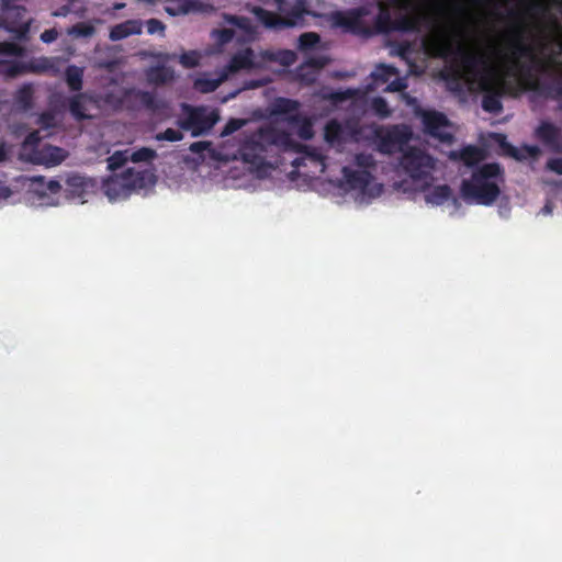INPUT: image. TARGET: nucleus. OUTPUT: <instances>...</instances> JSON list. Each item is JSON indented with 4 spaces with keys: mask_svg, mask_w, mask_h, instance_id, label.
Instances as JSON below:
<instances>
[{
    "mask_svg": "<svg viewBox=\"0 0 562 562\" xmlns=\"http://www.w3.org/2000/svg\"><path fill=\"white\" fill-rule=\"evenodd\" d=\"M524 25H514L505 37V49L497 50L496 56L506 74L529 79L533 69L547 72L550 63L540 57L539 49L533 43L524 41Z\"/></svg>",
    "mask_w": 562,
    "mask_h": 562,
    "instance_id": "nucleus-1",
    "label": "nucleus"
},
{
    "mask_svg": "<svg viewBox=\"0 0 562 562\" xmlns=\"http://www.w3.org/2000/svg\"><path fill=\"white\" fill-rule=\"evenodd\" d=\"M456 56L460 57L465 74L476 81L482 91V108L488 113L498 114L503 110L502 95L505 89L503 79L496 77L495 68L481 54L468 52L462 46L457 47Z\"/></svg>",
    "mask_w": 562,
    "mask_h": 562,
    "instance_id": "nucleus-2",
    "label": "nucleus"
},
{
    "mask_svg": "<svg viewBox=\"0 0 562 562\" xmlns=\"http://www.w3.org/2000/svg\"><path fill=\"white\" fill-rule=\"evenodd\" d=\"M412 132L406 125L391 126L380 138V147L384 153H391L395 147L403 151L400 165L403 170L415 181L432 179L431 171L435 168V159L425 150L408 146Z\"/></svg>",
    "mask_w": 562,
    "mask_h": 562,
    "instance_id": "nucleus-3",
    "label": "nucleus"
},
{
    "mask_svg": "<svg viewBox=\"0 0 562 562\" xmlns=\"http://www.w3.org/2000/svg\"><path fill=\"white\" fill-rule=\"evenodd\" d=\"M423 24H427L430 27V32L422 41L423 48L428 56L448 59L457 53V48L447 30L442 25L435 24L428 15L420 11L412 14H401L395 18L392 32H418Z\"/></svg>",
    "mask_w": 562,
    "mask_h": 562,
    "instance_id": "nucleus-4",
    "label": "nucleus"
},
{
    "mask_svg": "<svg viewBox=\"0 0 562 562\" xmlns=\"http://www.w3.org/2000/svg\"><path fill=\"white\" fill-rule=\"evenodd\" d=\"M502 178L503 169L498 164H484L473 170L470 179L462 181L461 196L469 203L492 205L501 194L497 180Z\"/></svg>",
    "mask_w": 562,
    "mask_h": 562,
    "instance_id": "nucleus-5",
    "label": "nucleus"
},
{
    "mask_svg": "<svg viewBox=\"0 0 562 562\" xmlns=\"http://www.w3.org/2000/svg\"><path fill=\"white\" fill-rule=\"evenodd\" d=\"M279 13L268 11L261 7H254L251 12L257 20L268 29L284 30L303 25L304 16L311 14L308 0H276Z\"/></svg>",
    "mask_w": 562,
    "mask_h": 562,
    "instance_id": "nucleus-6",
    "label": "nucleus"
},
{
    "mask_svg": "<svg viewBox=\"0 0 562 562\" xmlns=\"http://www.w3.org/2000/svg\"><path fill=\"white\" fill-rule=\"evenodd\" d=\"M375 4H363L345 11H335L330 14V23L334 27L341 29L345 33L370 37L373 35L367 16L375 13Z\"/></svg>",
    "mask_w": 562,
    "mask_h": 562,
    "instance_id": "nucleus-7",
    "label": "nucleus"
},
{
    "mask_svg": "<svg viewBox=\"0 0 562 562\" xmlns=\"http://www.w3.org/2000/svg\"><path fill=\"white\" fill-rule=\"evenodd\" d=\"M182 109L186 112V116L178 119L176 124L182 131L190 132L192 137L207 134L218 121L215 112H209L203 106L183 104Z\"/></svg>",
    "mask_w": 562,
    "mask_h": 562,
    "instance_id": "nucleus-8",
    "label": "nucleus"
},
{
    "mask_svg": "<svg viewBox=\"0 0 562 562\" xmlns=\"http://www.w3.org/2000/svg\"><path fill=\"white\" fill-rule=\"evenodd\" d=\"M123 99V110L127 111L146 109L156 113L167 108L166 101L158 99L155 93L135 88L124 89Z\"/></svg>",
    "mask_w": 562,
    "mask_h": 562,
    "instance_id": "nucleus-9",
    "label": "nucleus"
},
{
    "mask_svg": "<svg viewBox=\"0 0 562 562\" xmlns=\"http://www.w3.org/2000/svg\"><path fill=\"white\" fill-rule=\"evenodd\" d=\"M422 123L426 134L441 142H451L453 136L447 132L446 128L449 126L448 117L435 110H424L420 112Z\"/></svg>",
    "mask_w": 562,
    "mask_h": 562,
    "instance_id": "nucleus-10",
    "label": "nucleus"
},
{
    "mask_svg": "<svg viewBox=\"0 0 562 562\" xmlns=\"http://www.w3.org/2000/svg\"><path fill=\"white\" fill-rule=\"evenodd\" d=\"M260 138V135H251L243 142L239 148L243 161L256 168H260L265 164L266 147Z\"/></svg>",
    "mask_w": 562,
    "mask_h": 562,
    "instance_id": "nucleus-11",
    "label": "nucleus"
},
{
    "mask_svg": "<svg viewBox=\"0 0 562 562\" xmlns=\"http://www.w3.org/2000/svg\"><path fill=\"white\" fill-rule=\"evenodd\" d=\"M367 4L376 5L375 13L372 15V24H370L373 35L391 33L394 19L391 14L390 4L379 0L368 2Z\"/></svg>",
    "mask_w": 562,
    "mask_h": 562,
    "instance_id": "nucleus-12",
    "label": "nucleus"
},
{
    "mask_svg": "<svg viewBox=\"0 0 562 562\" xmlns=\"http://www.w3.org/2000/svg\"><path fill=\"white\" fill-rule=\"evenodd\" d=\"M536 137L551 151L562 153V132L550 122H542L536 130Z\"/></svg>",
    "mask_w": 562,
    "mask_h": 562,
    "instance_id": "nucleus-13",
    "label": "nucleus"
},
{
    "mask_svg": "<svg viewBox=\"0 0 562 562\" xmlns=\"http://www.w3.org/2000/svg\"><path fill=\"white\" fill-rule=\"evenodd\" d=\"M102 191L110 201L125 199L131 194V189L125 181L124 173L109 177L102 182Z\"/></svg>",
    "mask_w": 562,
    "mask_h": 562,
    "instance_id": "nucleus-14",
    "label": "nucleus"
},
{
    "mask_svg": "<svg viewBox=\"0 0 562 562\" xmlns=\"http://www.w3.org/2000/svg\"><path fill=\"white\" fill-rule=\"evenodd\" d=\"M59 61L60 59L58 57L42 56L32 58L29 61H25L26 71L27 74H50L53 76H57L60 72Z\"/></svg>",
    "mask_w": 562,
    "mask_h": 562,
    "instance_id": "nucleus-15",
    "label": "nucleus"
},
{
    "mask_svg": "<svg viewBox=\"0 0 562 562\" xmlns=\"http://www.w3.org/2000/svg\"><path fill=\"white\" fill-rule=\"evenodd\" d=\"M342 176L347 186L352 190H359L366 193L367 188L373 180V176L368 170H353L349 167L342 168Z\"/></svg>",
    "mask_w": 562,
    "mask_h": 562,
    "instance_id": "nucleus-16",
    "label": "nucleus"
},
{
    "mask_svg": "<svg viewBox=\"0 0 562 562\" xmlns=\"http://www.w3.org/2000/svg\"><path fill=\"white\" fill-rule=\"evenodd\" d=\"M255 53L250 47H247L234 54L228 64L223 68V71L229 75L235 74L243 69H251L255 67Z\"/></svg>",
    "mask_w": 562,
    "mask_h": 562,
    "instance_id": "nucleus-17",
    "label": "nucleus"
},
{
    "mask_svg": "<svg viewBox=\"0 0 562 562\" xmlns=\"http://www.w3.org/2000/svg\"><path fill=\"white\" fill-rule=\"evenodd\" d=\"M92 99L88 97L85 92H77L70 98H68V110L71 114V116L77 122H82L85 120L91 119L89 114H87V102L91 101Z\"/></svg>",
    "mask_w": 562,
    "mask_h": 562,
    "instance_id": "nucleus-18",
    "label": "nucleus"
},
{
    "mask_svg": "<svg viewBox=\"0 0 562 562\" xmlns=\"http://www.w3.org/2000/svg\"><path fill=\"white\" fill-rule=\"evenodd\" d=\"M66 187L72 198L83 199L88 194L89 189L93 188V182L86 177L72 175L67 178Z\"/></svg>",
    "mask_w": 562,
    "mask_h": 562,
    "instance_id": "nucleus-19",
    "label": "nucleus"
},
{
    "mask_svg": "<svg viewBox=\"0 0 562 562\" xmlns=\"http://www.w3.org/2000/svg\"><path fill=\"white\" fill-rule=\"evenodd\" d=\"M450 200L456 205L458 204V199L452 195V190L448 184L435 186L425 194V201L437 206Z\"/></svg>",
    "mask_w": 562,
    "mask_h": 562,
    "instance_id": "nucleus-20",
    "label": "nucleus"
},
{
    "mask_svg": "<svg viewBox=\"0 0 562 562\" xmlns=\"http://www.w3.org/2000/svg\"><path fill=\"white\" fill-rule=\"evenodd\" d=\"M450 157L463 161L468 167H473L484 159V153L481 148L469 145L458 151H452Z\"/></svg>",
    "mask_w": 562,
    "mask_h": 562,
    "instance_id": "nucleus-21",
    "label": "nucleus"
},
{
    "mask_svg": "<svg viewBox=\"0 0 562 562\" xmlns=\"http://www.w3.org/2000/svg\"><path fill=\"white\" fill-rule=\"evenodd\" d=\"M284 121L296 128V134L300 138L308 140L314 136L312 121L303 114H294L285 117Z\"/></svg>",
    "mask_w": 562,
    "mask_h": 562,
    "instance_id": "nucleus-22",
    "label": "nucleus"
},
{
    "mask_svg": "<svg viewBox=\"0 0 562 562\" xmlns=\"http://www.w3.org/2000/svg\"><path fill=\"white\" fill-rule=\"evenodd\" d=\"M142 23L136 20H127L120 24L114 25L110 31V38L112 41H120L128 37L130 35L140 34Z\"/></svg>",
    "mask_w": 562,
    "mask_h": 562,
    "instance_id": "nucleus-23",
    "label": "nucleus"
},
{
    "mask_svg": "<svg viewBox=\"0 0 562 562\" xmlns=\"http://www.w3.org/2000/svg\"><path fill=\"white\" fill-rule=\"evenodd\" d=\"M300 106L301 103L296 100L278 98L272 104V114L283 116L284 120L285 117H290L294 114H301L299 112Z\"/></svg>",
    "mask_w": 562,
    "mask_h": 562,
    "instance_id": "nucleus-24",
    "label": "nucleus"
},
{
    "mask_svg": "<svg viewBox=\"0 0 562 562\" xmlns=\"http://www.w3.org/2000/svg\"><path fill=\"white\" fill-rule=\"evenodd\" d=\"M34 101V87L33 83H24L22 85L16 92L14 93V103L15 105L23 110L29 111L33 108Z\"/></svg>",
    "mask_w": 562,
    "mask_h": 562,
    "instance_id": "nucleus-25",
    "label": "nucleus"
},
{
    "mask_svg": "<svg viewBox=\"0 0 562 562\" xmlns=\"http://www.w3.org/2000/svg\"><path fill=\"white\" fill-rule=\"evenodd\" d=\"M85 69L76 65H69L65 70V80L70 91L80 92L83 87Z\"/></svg>",
    "mask_w": 562,
    "mask_h": 562,
    "instance_id": "nucleus-26",
    "label": "nucleus"
},
{
    "mask_svg": "<svg viewBox=\"0 0 562 562\" xmlns=\"http://www.w3.org/2000/svg\"><path fill=\"white\" fill-rule=\"evenodd\" d=\"M123 173L131 192L136 189H143L146 186L147 180L153 177V175L146 170L136 171L132 168L124 170Z\"/></svg>",
    "mask_w": 562,
    "mask_h": 562,
    "instance_id": "nucleus-27",
    "label": "nucleus"
},
{
    "mask_svg": "<svg viewBox=\"0 0 562 562\" xmlns=\"http://www.w3.org/2000/svg\"><path fill=\"white\" fill-rule=\"evenodd\" d=\"M173 78V70L165 66L153 67L147 71V80L153 85H165L172 81Z\"/></svg>",
    "mask_w": 562,
    "mask_h": 562,
    "instance_id": "nucleus-28",
    "label": "nucleus"
},
{
    "mask_svg": "<svg viewBox=\"0 0 562 562\" xmlns=\"http://www.w3.org/2000/svg\"><path fill=\"white\" fill-rule=\"evenodd\" d=\"M66 157V151L57 146L48 145L41 150V158L47 166H57L61 164Z\"/></svg>",
    "mask_w": 562,
    "mask_h": 562,
    "instance_id": "nucleus-29",
    "label": "nucleus"
},
{
    "mask_svg": "<svg viewBox=\"0 0 562 562\" xmlns=\"http://www.w3.org/2000/svg\"><path fill=\"white\" fill-rule=\"evenodd\" d=\"M23 74H27L25 61L0 60V75L4 78L12 79Z\"/></svg>",
    "mask_w": 562,
    "mask_h": 562,
    "instance_id": "nucleus-30",
    "label": "nucleus"
},
{
    "mask_svg": "<svg viewBox=\"0 0 562 562\" xmlns=\"http://www.w3.org/2000/svg\"><path fill=\"white\" fill-rule=\"evenodd\" d=\"M227 79V74L222 70L217 78H198L194 81V88L202 93H210L215 91Z\"/></svg>",
    "mask_w": 562,
    "mask_h": 562,
    "instance_id": "nucleus-31",
    "label": "nucleus"
},
{
    "mask_svg": "<svg viewBox=\"0 0 562 562\" xmlns=\"http://www.w3.org/2000/svg\"><path fill=\"white\" fill-rule=\"evenodd\" d=\"M398 71L390 65H378L372 71L371 77L376 85L387 83L392 77L397 76Z\"/></svg>",
    "mask_w": 562,
    "mask_h": 562,
    "instance_id": "nucleus-32",
    "label": "nucleus"
},
{
    "mask_svg": "<svg viewBox=\"0 0 562 562\" xmlns=\"http://www.w3.org/2000/svg\"><path fill=\"white\" fill-rule=\"evenodd\" d=\"M442 77L446 80L447 87L450 91H463L462 74L459 69L450 68L446 72H443Z\"/></svg>",
    "mask_w": 562,
    "mask_h": 562,
    "instance_id": "nucleus-33",
    "label": "nucleus"
},
{
    "mask_svg": "<svg viewBox=\"0 0 562 562\" xmlns=\"http://www.w3.org/2000/svg\"><path fill=\"white\" fill-rule=\"evenodd\" d=\"M321 42V36L315 32H306L299 36L297 48L302 53L314 49Z\"/></svg>",
    "mask_w": 562,
    "mask_h": 562,
    "instance_id": "nucleus-34",
    "label": "nucleus"
},
{
    "mask_svg": "<svg viewBox=\"0 0 562 562\" xmlns=\"http://www.w3.org/2000/svg\"><path fill=\"white\" fill-rule=\"evenodd\" d=\"M123 90L109 91L102 97V102L114 111L123 110Z\"/></svg>",
    "mask_w": 562,
    "mask_h": 562,
    "instance_id": "nucleus-35",
    "label": "nucleus"
},
{
    "mask_svg": "<svg viewBox=\"0 0 562 562\" xmlns=\"http://www.w3.org/2000/svg\"><path fill=\"white\" fill-rule=\"evenodd\" d=\"M370 108L380 119H386L391 115V110L386 100L382 97H375L371 100Z\"/></svg>",
    "mask_w": 562,
    "mask_h": 562,
    "instance_id": "nucleus-36",
    "label": "nucleus"
},
{
    "mask_svg": "<svg viewBox=\"0 0 562 562\" xmlns=\"http://www.w3.org/2000/svg\"><path fill=\"white\" fill-rule=\"evenodd\" d=\"M157 153L156 150L148 148V147H142L135 151L132 153L130 156V159L133 162H144V161H150L154 158H156Z\"/></svg>",
    "mask_w": 562,
    "mask_h": 562,
    "instance_id": "nucleus-37",
    "label": "nucleus"
},
{
    "mask_svg": "<svg viewBox=\"0 0 562 562\" xmlns=\"http://www.w3.org/2000/svg\"><path fill=\"white\" fill-rule=\"evenodd\" d=\"M200 58H201V55L199 52L189 50V52H184L180 55L179 61L184 68L191 69V68L199 66Z\"/></svg>",
    "mask_w": 562,
    "mask_h": 562,
    "instance_id": "nucleus-38",
    "label": "nucleus"
},
{
    "mask_svg": "<svg viewBox=\"0 0 562 562\" xmlns=\"http://www.w3.org/2000/svg\"><path fill=\"white\" fill-rule=\"evenodd\" d=\"M195 8V2L192 0H184L176 7H166V12L171 15L188 14Z\"/></svg>",
    "mask_w": 562,
    "mask_h": 562,
    "instance_id": "nucleus-39",
    "label": "nucleus"
},
{
    "mask_svg": "<svg viewBox=\"0 0 562 562\" xmlns=\"http://www.w3.org/2000/svg\"><path fill=\"white\" fill-rule=\"evenodd\" d=\"M155 139L158 142H179L183 139V134L178 130L167 128L164 132L157 133Z\"/></svg>",
    "mask_w": 562,
    "mask_h": 562,
    "instance_id": "nucleus-40",
    "label": "nucleus"
},
{
    "mask_svg": "<svg viewBox=\"0 0 562 562\" xmlns=\"http://www.w3.org/2000/svg\"><path fill=\"white\" fill-rule=\"evenodd\" d=\"M128 160L126 151H115L108 159V167L110 170L114 171L116 169L122 168L125 162Z\"/></svg>",
    "mask_w": 562,
    "mask_h": 562,
    "instance_id": "nucleus-41",
    "label": "nucleus"
},
{
    "mask_svg": "<svg viewBox=\"0 0 562 562\" xmlns=\"http://www.w3.org/2000/svg\"><path fill=\"white\" fill-rule=\"evenodd\" d=\"M356 95V90L346 89L330 92L326 98L333 103L337 104L347 100L352 99Z\"/></svg>",
    "mask_w": 562,
    "mask_h": 562,
    "instance_id": "nucleus-42",
    "label": "nucleus"
},
{
    "mask_svg": "<svg viewBox=\"0 0 562 562\" xmlns=\"http://www.w3.org/2000/svg\"><path fill=\"white\" fill-rule=\"evenodd\" d=\"M341 132V125L337 121H329L325 126V137L329 142L338 139Z\"/></svg>",
    "mask_w": 562,
    "mask_h": 562,
    "instance_id": "nucleus-43",
    "label": "nucleus"
},
{
    "mask_svg": "<svg viewBox=\"0 0 562 562\" xmlns=\"http://www.w3.org/2000/svg\"><path fill=\"white\" fill-rule=\"evenodd\" d=\"M94 33V27L87 23H77L70 30V34L78 37H89Z\"/></svg>",
    "mask_w": 562,
    "mask_h": 562,
    "instance_id": "nucleus-44",
    "label": "nucleus"
},
{
    "mask_svg": "<svg viewBox=\"0 0 562 562\" xmlns=\"http://www.w3.org/2000/svg\"><path fill=\"white\" fill-rule=\"evenodd\" d=\"M37 123L43 128H53L56 126V116L54 113L45 111L40 114Z\"/></svg>",
    "mask_w": 562,
    "mask_h": 562,
    "instance_id": "nucleus-45",
    "label": "nucleus"
},
{
    "mask_svg": "<svg viewBox=\"0 0 562 562\" xmlns=\"http://www.w3.org/2000/svg\"><path fill=\"white\" fill-rule=\"evenodd\" d=\"M245 124L244 120L240 119H231L224 126L222 131L223 136L231 135L243 127Z\"/></svg>",
    "mask_w": 562,
    "mask_h": 562,
    "instance_id": "nucleus-46",
    "label": "nucleus"
},
{
    "mask_svg": "<svg viewBox=\"0 0 562 562\" xmlns=\"http://www.w3.org/2000/svg\"><path fill=\"white\" fill-rule=\"evenodd\" d=\"M406 87H407V83L405 82V80L403 78L396 77L395 79L390 80L387 82V86L384 89V91L401 92V91L405 90Z\"/></svg>",
    "mask_w": 562,
    "mask_h": 562,
    "instance_id": "nucleus-47",
    "label": "nucleus"
},
{
    "mask_svg": "<svg viewBox=\"0 0 562 562\" xmlns=\"http://www.w3.org/2000/svg\"><path fill=\"white\" fill-rule=\"evenodd\" d=\"M296 59V55L294 52L292 50H289V49H284V50H280L279 52V58L278 60L284 65V66H290L292 65Z\"/></svg>",
    "mask_w": 562,
    "mask_h": 562,
    "instance_id": "nucleus-48",
    "label": "nucleus"
},
{
    "mask_svg": "<svg viewBox=\"0 0 562 562\" xmlns=\"http://www.w3.org/2000/svg\"><path fill=\"white\" fill-rule=\"evenodd\" d=\"M146 25H147V32L149 34H155V33H158V32H164L165 31V24L157 20V19H149L147 22H146Z\"/></svg>",
    "mask_w": 562,
    "mask_h": 562,
    "instance_id": "nucleus-49",
    "label": "nucleus"
},
{
    "mask_svg": "<svg viewBox=\"0 0 562 562\" xmlns=\"http://www.w3.org/2000/svg\"><path fill=\"white\" fill-rule=\"evenodd\" d=\"M210 145H211L210 142H204V140L194 142L190 145L189 149H190V151H192L194 154H200V153H203L205 149H207L210 147Z\"/></svg>",
    "mask_w": 562,
    "mask_h": 562,
    "instance_id": "nucleus-50",
    "label": "nucleus"
},
{
    "mask_svg": "<svg viewBox=\"0 0 562 562\" xmlns=\"http://www.w3.org/2000/svg\"><path fill=\"white\" fill-rule=\"evenodd\" d=\"M547 166L558 175H562V157L549 159Z\"/></svg>",
    "mask_w": 562,
    "mask_h": 562,
    "instance_id": "nucleus-51",
    "label": "nucleus"
},
{
    "mask_svg": "<svg viewBox=\"0 0 562 562\" xmlns=\"http://www.w3.org/2000/svg\"><path fill=\"white\" fill-rule=\"evenodd\" d=\"M58 36V32L55 29L45 30L41 34V41L44 43H52L54 42Z\"/></svg>",
    "mask_w": 562,
    "mask_h": 562,
    "instance_id": "nucleus-52",
    "label": "nucleus"
},
{
    "mask_svg": "<svg viewBox=\"0 0 562 562\" xmlns=\"http://www.w3.org/2000/svg\"><path fill=\"white\" fill-rule=\"evenodd\" d=\"M548 88L554 92V97H562V78L557 79L552 86L542 87V89Z\"/></svg>",
    "mask_w": 562,
    "mask_h": 562,
    "instance_id": "nucleus-53",
    "label": "nucleus"
},
{
    "mask_svg": "<svg viewBox=\"0 0 562 562\" xmlns=\"http://www.w3.org/2000/svg\"><path fill=\"white\" fill-rule=\"evenodd\" d=\"M356 162L360 167H368V166L372 165V158L370 156L360 154V155H357Z\"/></svg>",
    "mask_w": 562,
    "mask_h": 562,
    "instance_id": "nucleus-54",
    "label": "nucleus"
},
{
    "mask_svg": "<svg viewBox=\"0 0 562 562\" xmlns=\"http://www.w3.org/2000/svg\"><path fill=\"white\" fill-rule=\"evenodd\" d=\"M234 32L229 29H223L220 31V41L227 43L233 38Z\"/></svg>",
    "mask_w": 562,
    "mask_h": 562,
    "instance_id": "nucleus-55",
    "label": "nucleus"
},
{
    "mask_svg": "<svg viewBox=\"0 0 562 562\" xmlns=\"http://www.w3.org/2000/svg\"><path fill=\"white\" fill-rule=\"evenodd\" d=\"M40 139L41 138L38 136V132H32L25 137L24 144L33 146L36 145L40 142Z\"/></svg>",
    "mask_w": 562,
    "mask_h": 562,
    "instance_id": "nucleus-56",
    "label": "nucleus"
},
{
    "mask_svg": "<svg viewBox=\"0 0 562 562\" xmlns=\"http://www.w3.org/2000/svg\"><path fill=\"white\" fill-rule=\"evenodd\" d=\"M499 137H502V139H503V140H502V143H501V145H502L503 147L507 148V149H508V151H509V154H510L513 157H515V158H517V159H520V157L518 156V150H517L515 147H513L512 145H509L508 143H506V142H505V136H504V135H499Z\"/></svg>",
    "mask_w": 562,
    "mask_h": 562,
    "instance_id": "nucleus-57",
    "label": "nucleus"
},
{
    "mask_svg": "<svg viewBox=\"0 0 562 562\" xmlns=\"http://www.w3.org/2000/svg\"><path fill=\"white\" fill-rule=\"evenodd\" d=\"M306 64L312 67L323 68L326 65L325 58H310Z\"/></svg>",
    "mask_w": 562,
    "mask_h": 562,
    "instance_id": "nucleus-58",
    "label": "nucleus"
},
{
    "mask_svg": "<svg viewBox=\"0 0 562 562\" xmlns=\"http://www.w3.org/2000/svg\"><path fill=\"white\" fill-rule=\"evenodd\" d=\"M60 188H61L60 183L56 180H49L47 183V189L52 193H57L60 190Z\"/></svg>",
    "mask_w": 562,
    "mask_h": 562,
    "instance_id": "nucleus-59",
    "label": "nucleus"
},
{
    "mask_svg": "<svg viewBox=\"0 0 562 562\" xmlns=\"http://www.w3.org/2000/svg\"><path fill=\"white\" fill-rule=\"evenodd\" d=\"M393 5L403 10H407L411 7V0H394Z\"/></svg>",
    "mask_w": 562,
    "mask_h": 562,
    "instance_id": "nucleus-60",
    "label": "nucleus"
},
{
    "mask_svg": "<svg viewBox=\"0 0 562 562\" xmlns=\"http://www.w3.org/2000/svg\"><path fill=\"white\" fill-rule=\"evenodd\" d=\"M525 149L530 157H537L540 153L539 147L535 145L526 146Z\"/></svg>",
    "mask_w": 562,
    "mask_h": 562,
    "instance_id": "nucleus-61",
    "label": "nucleus"
},
{
    "mask_svg": "<svg viewBox=\"0 0 562 562\" xmlns=\"http://www.w3.org/2000/svg\"><path fill=\"white\" fill-rule=\"evenodd\" d=\"M7 149L4 146V143L0 142V162L4 161L7 159Z\"/></svg>",
    "mask_w": 562,
    "mask_h": 562,
    "instance_id": "nucleus-62",
    "label": "nucleus"
},
{
    "mask_svg": "<svg viewBox=\"0 0 562 562\" xmlns=\"http://www.w3.org/2000/svg\"><path fill=\"white\" fill-rule=\"evenodd\" d=\"M409 50V45L408 44H404V45H401L400 49H398V54L404 57Z\"/></svg>",
    "mask_w": 562,
    "mask_h": 562,
    "instance_id": "nucleus-63",
    "label": "nucleus"
},
{
    "mask_svg": "<svg viewBox=\"0 0 562 562\" xmlns=\"http://www.w3.org/2000/svg\"><path fill=\"white\" fill-rule=\"evenodd\" d=\"M529 88H530L531 90H540V89H541V87H540V85H539V82H538L537 80L532 81V82L529 85Z\"/></svg>",
    "mask_w": 562,
    "mask_h": 562,
    "instance_id": "nucleus-64",
    "label": "nucleus"
}]
</instances>
